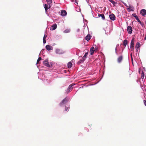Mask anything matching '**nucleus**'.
Masks as SVG:
<instances>
[{"instance_id":"21","label":"nucleus","mask_w":146,"mask_h":146,"mask_svg":"<svg viewBox=\"0 0 146 146\" xmlns=\"http://www.w3.org/2000/svg\"><path fill=\"white\" fill-rule=\"evenodd\" d=\"M44 7L46 11L48 9V5L46 4H45L44 5Z\"/></svg>"},{"instance_id":"26","label":"nucleus","mask_w":146,"mask_h":146,"mask_svg":"<svg viewBox=\"0 0 146 146\" xmlns=\"http://www.w3.org/2000/svg\"><path fill=\"white\" fill-rule=\"evenodd\" d=\"M41 60V58L40 57H39L38 58L37 61V64H38L39 63V62Z\"/></svg>"},{"instance_id":"39","label":"nucleus","mask_w":146,"mask_h":146,"mask_svg":"<svg viewBox=\"0 0 146 146\" xmlns=\"http://www.w3.org/2000/svg\"><path fill=\"white\" fill-rule=\"evenodd\" d=\"M145 91H146V89H145Z\"/></svg>"},{"instance_id":"18","label":"nucleus","mask_w":146,"mask_h":146,"mask_svg":"<svg viewBox=\"0 0 146 146\" xmlns=\"http://www.w3.org/2000/svg\"><path fill=\"white\" fill-rule=\"evenodd\" d=\"M127 43V41L126 40H125L123 41V44L125 47Z\"/></svg>"},{"instance_id":"5","label":"nucleus","mask_w":146,"mask_h":146,"mask_svg":"<svg viewBox=\"0 0 146 146\" xmlns=\"http://www.w3.org/2000/svg\"><path fill=\"white\" fill-rule=\"evenodd\" d=\"M43 63L44 65L45 66L48 67H50V65L49 64L48 62V60H45L43 62Z\"/></svg>"},{"instance_id":"19","label":"nucleus","mask_w":146,"mask_h":146,"mask_svg":"<svg viewBox=\"0 0 146 146\" xmlns=\"http://www.w3.org/2000/svg\"><path fill=\"white\" fill-rule=\"evenodd\" d=\"M88 54V52H86L84 55L83 57L82 58L85 60H86V58L87 57Z\"/></svg>"},{"instance_id":"12","label":"nucleus","mask_w":146,"mask_h":146,"mask_svg":"<svg viewBox=\"0 0 146 146\" xmlns=\"http://www.w3.org/2000/svg\"><path fill=\"white\" fill-rule=\"evenodd\" d=\"M67 14L65 10H62L61 13V15L62 16H65Z\"/></svg>"},{"instance_id":"17","label":"nucleus","mask_w":146,"mask_h":146,"mask_svg":"<svg viewBox=\"0 0 146 146\" xmlns=\"http://www.w3.org/2000/svg\"><path fill=\"white\" fill-rule=\"evenodd\" d=\"M98 16L99 17H101L102 19L104 20L105 19V16L104 14H98Z\"/></svg>"},{"instance_id":"6","label":"nucleus","mask_w":146,"mask_h":146,"mask_svg":"<svg viewBox=\"0 0 146 146\" xmlns=\"http://www.w3.org/2000/svg\"><path fill=\"white\" fill-rule=\"evenodd\" d=\"M109 17L111 20L114 21L115 20V17L113 14H111L109 15Z\"/></svg>"},{"instance_id":"38","label":"nucleus","mask_w":146,"mask_h":146,"mask_svg":"<svg viewBox=\"0 0 146 146\" xmlns=\"http://www.w3.org/2000/svg\"><path fill=\"white\" fill-rule=\"evenodd\" d=\"M144 40H146V35H145V37L144 38Z\"/></svg>"},{"instance_id":"31","label":"nucleus","mask_w":146,"mask_h":146,"mask_svg":"<svg viewBox=\"0 0 146 146\" xmlns=\"http://www.w3.org/2000/svg\"><path fill=\"white\" fill-rule=\"evenodd\" d=\"M43 42L44 44L46 42V41L45 40V39L44 38H43Z\"/></svg>"},{"instance_id":"35","label":"nucleus","mask_w":146,"mask_h":146,"mask_svg":"<svg viewBox=\"0 0 146 146\" xmlns=\"http://www.w3.org/2000/svg\"><path fill=\"white\" fill-rule=\"evenodd\" d=\"M48 4V9L50 8L51 6L50 5V4Z\"/></svg>"},{"instance_id":"3","label":"nucleus","mask_w":146,"mask_h":146,"mask_svg":"<svg viewBox=\"0 0 146 146\" xmlns=\"http://www.w3.org/2000/svg\"><path fill=\"white\" fill-rule=\"evenodd\" d=\"M123 56L121 55L119 56L117 58V62L118 63H121L123 59Z\"/></svg>"},{"instance_id":"20","label":"nucleus","mask_w":146,"mask_h":146,"mask_svg":"<svg viewBox=\"0 0 146 146\" xmlns=\"http://www.w3.org/2000/svg\"><path fill=\"white\" fill-rule=\"evenodd\" d=\"M72 65V63L70 62H69L68 64V68H70Z\"/></svg>"},{"instance_id":"23","label":"nucleus","mask_w":146,"mask_h":146,"mask_svg":"<svg viewBox=\"0 0 146 146\" xmlns=\"http://www.w3.org/2000/svg\"><path fill=\"white\" fill-rule=\"evenodd\" d=\"M85 60H84V59L82 58L81 59H80L78 62V63L79 64H80L82 62H83Z\"/></svg>"},{"instance_id":"8","label":"nucleus","mask_w":146,"mask_h":146,"mask_svg":"<svg viewBox=\"0 0 146 146\" xmlns=\"http://www.w3.org/2000/svg\"><path fill=\"white\" fill-rule=\"evenodd\" d=\"M140 13L143 16L145 15H146V10L144 9L141 10Z\"/></svg>"},{"instance_id":"4","label":"nucleus","mask_w":146,"mask_h":146,"mask_svg":"<svg viewBox=\"0 0 146 146\" xmlns=\"http://www.w3.org/2000/svg\"><path fill=\"white\" fill-rule=\"evenodd\" d=\"M140 46V44L139 42H137L136 43V44L135 46L136 51L138 52L139 51V48Z\"/></svg>"},{"instance_id":"27","label":"nucleus","mask_w":146,"mask_h":146,"mask_svg":"<svg viewBox=\"0 0 146 146\" xmlns=\"http://www.w3.org/2000/svg\"><path fill=\"white\" fill-rule=\"evenodd\" d=\"M60 50L59 49H56V52L57 54H60Z\"/></svg>"},{"instance_id":"1","label":"nucleus","mask_w":146,"mask_h":146,"mask_svg":"<svg viewBox=\"0 0 146 146\" xmlns=\"http://www.w3.org/2000/svg\"><path fill=\"white\" fill-rule=\"evenodd\" d=\"M68 101V100L66 98H65L64 99L62 102L59 104V105L61 106L63 105L66 104Z\"/></svg>"},{"instance_id":"11","label":"nucleus","mask_w":146,"mask_h":146,"mask_svg":"<svg viewBox=\"0 0 146 146\" xmlns=\"http://www.w3.org/2000/svg\"><path fill=\"white\" fill-rule=\"evenodd\" d=\"M94 51V47H92L90 49V54L91 55H92L93 54Z\"/></svg>"},{"instance_id":"2","label":"nucleus","mask_w":146,"mask_h":146,"mask_svg":"<svg viewBox=\"0 0 146 146\" xmlns=\"http://www.w3.org/2000/svg\"><path fill=\"white\" fill-rule=\"evenodd\" d=\"M74 85V84H72L69 86V87H68L67 90V93L69 92L72 90V88H73V86Z\"/></svg>"},{"instance_id":"33","label":"nucleus","mask_w":146,"mask_h":146,"mask_svg":"<svg viewBox=\"0 0 146 146\" xmlns=\"http://www.w3.org/2000/svg\"><path fill=\"white\" fill-rule=\"evenodd\" d=\"M72 2H75L76 3H77L78 4V3L76 2V0H71Z\"/></svg>"},{"instance_id":"9","label":"nucleus","mask_w":146,"mask_h":146,"mask_svg":"<svg viewBox=\"0 0 146 146\" xmlns=\"http://www.w3.org/2000/svg\"><path fill=\"white\" fill-rule=\"evenodd\" d=\"M46 50L48 51L53 49V47L48 45L46 46Z\"/></svg>"},{"instance_id":"32","label":"nucleus","mask_w":146,"mask_h":146,"mask_svg":"<svg viewBox=\"0 0 146 146\" xmlns=\"http://www.w3.org/2000/svg\"><path fill=\"white\" fill-rule=\"evenodd\" d=\"M68 109V108L66 107H65V111H67Z\"/></svg>"},{"instance_id":"25","label":"nucleus","mask_w":146,"mask_h":146,"mask_svg":"<svg viewBox=\"0 0 146 146\" xmlns=\"http://www.w3.org/2000/svg\"><path fill=\"white\" fill-rule=\"evenodd\" d=\"M48 4H51L52 3V0H46Z\"/></svg>"},{"instance_id":"7","label":"nucleus","mask_w":146,"mask_h":146,"mask_svg":"<svg viewBox=\"0 0 146 146\" xmlns=\"http://www.w3.org/2000/svg\"><path fill=\"white\" fill-rule=\"evenodd\" d=\"M127 31L128 33L131 34L132 33V29L130 26H128L127 27Z\"/></svg>"},{"instance_id":"37","label":"nucleus","mask_w":146,"mask_h":146,"mask_svg":"<svg viewBox=\"0 0 146 146\" xmlns=\"http://www.w3.org/2000/svg\"><path fill=\"white\" fill-rule=\"evenodd\" d=\"M124 3V5H125V6H127V5H126V3Z\"/></svg>"},{"instance_id":"22","label":"nucleus","mask_w":146,"mask_h":146,"mask_svg":"<svg viewBox=\"0 0 146 146\" xmlns=\"http://www.w3.org/2000/svg\"><path fill=\"white\" fill-rule=\"evenodd\" d=\"M109 1L111 2L114 6H115V4H117V3L116 2H115L113 1V0H109Z\"/></svg>"},{"instance_id":"15","label":"nucleus","mask_w":146,"mask_h":146,"mask_svg":"<svg viewBox=\"0 0 146 146\" xmlns=\"http://www.w3.org/2000/svg\"><path fill=\"white\" fill-rule=\"evenodd\" d=\"M132 16L134 17L135 19L137 20V21L139 20V18L136 15V14L133 13L132 14Z\"/></svg>"},{"instance_id":"14","label":"nucleus","mask_w":146,"mask_h":146,"mask_svg":"<svg viewBox=\"0 0 146 146\" xmlns=\"http://www.w3.org/2000/svg\"><path fill=\"white\" fill-rule=\"evenodd\" d=\"M135 40L134 38H133L131 40V46L130 47H134V42Z\"/></svg>"},{"instance_id":"24","label":"nucleus","mask_w":146,"mask_h":146,"mask_svg":"<svg viewBox=\"0 0 146 146\" xmlns=\"http://www.w3.org/2000/svg\"><path fill=\"white\" fill-rule=\"evenodd\" d=\"M144 77V72L143 71H142V72L141 74V78L142 79H143Z\"/></svg>"},{"instance_id":"36","label":"nucleus","mask_w":146,"mask_h":146,"mask_svg":"<svg viewBox=\"0 0 146 146\" xmlns=\"http://www.w3.org/2000/svg\"><path fill=\"white\" fill-rule=\"evenodd\" d=\"M47 37V35H44V37L43 38H44L45 39Z\"/></svg>"},{"instance_id":"28","label":"nucleus","mask_w":146,"mask_h":146,"mask_svg":"<svg viewBox=\"0 0 146 146\" xmlns=\"http://www.w3.org/2000/svg\"><path fill=\"white\" fill-rule=\"evenodd\" d=\"M128 10H129V11H133V9H131L130 7L127 8Z\"/></svg>"},{"instance_id":"10","label":"nucleus","mask_w":146,"mask_h":146,"mask_svg":"<svg viewBox=\"0 0 146 146\" xmlns=\"http://www.w3.org/2000/svg\"><path fill=\"white\" fill-rule=\"evenodd\" d=\"M57 25L56 24H55L52 25L50 28L51 30H55L57 28Z\"/></svg>"},{"instance_id":"16","label":"nucleus","mask_w":146,"mask_h":146,"mask_svg":"<svg viewBox=\"0 0 146 146\" xmlns=\"http://www.w3.org/2000/svg\"><path fill=\"white\" fill-rule=\"evenodd\" d=\"M70 29H65L63 32L64 33H68L70 32Z\"/></svg>"},{"instance_id":"30","label":"nucleus","mask_w":146,"mask_h":146,"mask_svg":"<svg viewBox=\"0 0 146 146\" xmlns=\"http://www.w3.org/2000/svg\"><path fill=\"white\" fill-rule=\"evenodd\" d=\"M131 47V51H133L134 50V47Z\"/></svg>"},{"instance_id":"34","label":"nucleus","mask_w":146,"mask_h":146,"mask_svg":"<svg viewBox=\"0 0 146 146\" xmlns=\"http://www.w3.org/2000/svg\"><path fill=\"white\" fill-rule=\"evenodd\" d=\"M143 102L145 105L146 106V100H144Z\"/></svg>"},{"instance_id":"29","label":"nucleus","mask_w":146,"mask_h":146,"mask_svg":"<svg viewBox=\"0 0 146 146\" xmlns=\"http://www.w3.org/2000/svg\"><path fill=\"white\" fill-rule=\"evenodd\" d=\"M138 21L140 23V24L141 25H143V24L140 21V20H139Z\"/></svg>"},{"instance_id":"13","label":"nucleus","mask_w":146,"mask_h":146,"mask_svg":"<svg viewBox=\"0 0 146 146\" xmlns=\"http://www.w3.org/2000/svg\"><path fill=\"white\" fill-rule=\"evenodd\" d=\"M85 39L87 41H89L90 39V35L89 34L87 35L85 37Z\"/></svg>"}]
</instances>
